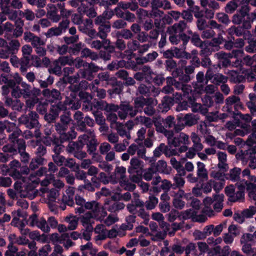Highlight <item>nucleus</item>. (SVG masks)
<instances>
[{"instance_id": "nucleus-17", "label": "nucleus", "mask_w": 256, "mask_h": 256, "mask_svg": "<svg viewBox=\"0 0 256 256\" xmlns=\"http://www.w3.org/2000/svg\"><path fill=\"white\" fill-rule=\"evenodd\" d=\"M80 77L91 80L94 78L93 72L88 68H84V69L80 70L76 76L69 77L68 78V82L70 83L76 82Z\"/></svg>"}, {"instance_id": "nucleus-28", "label": "nucleus", "mask_w": 256, "mask_h": 256, "mask_svg": "<svg viewBox=\"0 0 256 256\" xmlns=\"http://www.w3.org/2000/svg\"><path fill=\"white\" fill-rule=\"evenodd\" d=\"M177 120L180 122H184V124L188 126H192L197 122L196 116L192 114H187L184 116L180 114L177 116Z\"/></svg>"}, {"instance_id": "nucleus-43", "label": "nucleus", "mask_w": 256, "mask_h": 256, "mask_svg": "<svg viewBox=\"0 0 256 256\" xmlns=\"http://www.w3.org/2000/svg\"><path fill=\"white\" fill-rule=\"evenodd\" d=\"M200 47L202 48L200 54L204 56H208L210 55L214 50V48L209 44V41H204Z\"/></svg>"}, {"instance_id": "nucleus-3", "label": "nucleus", "mask_w": 256, "mask_h": 256, "mask_svg": "<svg viewBox=\"0 0 256 256\" xmlns=\"http://www.w3.org/2000/svg\"><path fill=\"white\" fill-rule=\"evenodd\" d=\"M126 168L124 166H116L114 174L110 178V182L113 184L120 183V186L124 190H128V180L126 177ZM100 182L106 184L109 182V178L104 172H100L98 178Z\"/></svg>"}, {"instance_id": "nucleus-47", "label": "nucleus", "mask_w": 256, "mask_h": 256, "mask_svg": "<svg viewBox=\"0 0 256 256\" xmlns=\"http://www.w3.org/2000/svg\"><path fill=\"white\" fill-rule=\"evenodd\" d=\"M65 220L68 224V230H73L76 228L79 220V218L76 216H67Z\"/></svg>"}, {"instance_id": "nucleus-32", "label": "nucleus", "mask_w": 256, "mask_h": 256, "mask_svg": "<svg viewBox=\"0 0 256 256\" xmlns=\"http://www.w3.org/2000/svg\"><path fill=\"white\" fill-rule=\"evenodd\" d=\"M60 196V190L52 188L48 192V204L51 210H54V205L53 203L56 202V199Z\"/></svg>"}, {"instance_id": "nucleus-54", "label": "nucleus", "mask_w": 256, "mask_h": 256, "mask_svg": "<svg viewBox=\"0 0 256 256\" xmlns=\"http://www.w3.org/2000/svg\"><path fill=\"white\" fill-rule=\"evenodd\" d=\"M54 176L52 174L46 175V176L45 178L40 182V184L42 186H44V188H40V190L42 193H45L48 192V188H46L48 186L51 182H52V180H54Z\"/></svg>"}, {"instance_id": "nucleus-57", "label": "nucleus", "mask_w": 256, "mask_h": 256, "mask_svg": "<svg viewBox=\"0 0 256 256\" xmlns=\"http://www.w3.org/2000/svg\"><path fill=\"white\" fill-rule=\"evenodd\" d=\"M228 80V77L222 74L218 73L214 74V78L211 82L216 85H220V84L226 83Z\"/></svg>"}, {"instance_id": "nucleus-52", "label": "nucleus", "mask_w": 256, "mask_h": 256, "mask_svg": "<svg viewBox=\"0 0 256 256\" xmlns=\"http://www.w3.org/2000/svg\"><path fill=\"white\" fill-rule=\"evenodd\" d=\"M80 250L82 252V256H88V254H93V252H96L92 248V244L90 242H88L86 244L82 245Z\"/></svg>"}, {"instance_id": "nucleus-12", "label": "nucleus", "mask_w": 256, "mask_h": 256, "mask_svg": "<svg viewBox=\"0 0 256 256\" xmlns=\"http://www.w3.org/2000/svg\"><path fill=\"white\" fill-rule=\"evenodd\" d=\"M256 153L252 150H248L242 152L241 154H238L237 156L242 161L243 164H246L248 162V166L252 169L256 168Z\"/></svg>"}, {"instance_id": "nucleus-48", "label": "nucleus", "mask_w": 256, "mask_h": 256, "mask_svg": "<svg viewBox=\"0 0 256 256\" xmlns=\"http://www.w3.org/2000/svg\"><path fill=\"white\" fill-rule=\"evenodd\" d=\"M196 214H198V212L196 211L193 208L186 210L180 212L179 216V220H186L191 218L194 219V216H196Z\"/></svg>"}, {"instance_id": "nucleus-39", "label": "nucleus", "mask_w": 256, "mask_h": 256, "mask_svg": "<svg viewBox=\"0 0 256 256\" xmlns=\"http://www.w3.org/2000/svg\"><path fill=\"white\" fill-rule=\"evenodd\" d=\"M72 96V98L66 97L64 101V104L66 106V108L68 106V108H70L73 110H78L80 106V104L79 102L75 98V94H71Z\"/></svg>"}, {"instance_id": "nucleus-23", "label": "nucleus", "mask_w": 256, "mask_h": 256, "mask_svg": "<svg viewBox=\"0 0 256 256\" xmlns=\"http://www.w3.org/2000/svg\"><path fill=\"white\" fill-rule=\"evenodd\" d=\"M186 28V24L184 21H180L178 23L169 27L168 28V32L170 34H186L184 31Z\"/></svg>"}, {"instance_id": "nucleus-26", "label": "nucleus", "mask_w": 256, "mask_h": 256, "mask_svg": "<svg viewBox=\"0 0 256 256\" xmlns=\"http://www.w3.org/2000/svg\"><path fill=\"white\" fill-rule=\"evenodd\" d=\"M4 103L6 106L10 107L13 110L17 111H20L24 106V104L18 98L13 100L8 96H5Z\"/></svg>"}, {"instance_id": "nucleus-55", "label": "nucleus", "mask_w": 256, "mask_h": 256, "mask_svg": "<svg viewBox=\"0 0 256 256\" xmlns=\"http://www.w3.org/2000/svg\"><path fill=\"white\" fill-rule=\"evenodd\" d=\"M168 148L165 144L162 143L154 151V155L156 157H160L162 153L164 154L166 156L168 154Z\"/></svg>"}, {"instance_id": "nucleus-5", "label": "nucleus", "mask_w": 256, "mask_h": 256, "mask_svg": "<svg viewBox=\"0 0 256 256\" xmlns=\"http://www.w3.org/2000/svg\"><path fill=\"white\" fill-rule=\"evenodd\" d=\"M236 186L238 188L236 192L235 191V188L233 185L227 186L225 188V194L228 197V200L231 202H242L244 198V190L246 184L244 180L240 182H237Z\"/></svg>"}, {"instance_id": "nucleus-18", "label": "nucleus", "mask_w": 256, "mask_h": 256, "mask_svg": "<svg viewBox=\"0 0 256 256\" xmlns=\"http://www.w3.org/2000/svg\"><path fill=\"white\" fill-rule=\"evenodd\" d=\"M3 152H0V162L6 163L12 156L17 154V150L12 145L8 144L3 146Z\"/></svg>"}, {"instance_id": "nucleus-29", "label": "nucleus", "mask_w": 256, "mask_h": 256, "mask_svg": "<svg viewBox=\"0 0 256 256\" xmlns=\"http://www.w3.org/2000/svg\"><path fill=\"white\" fill-rule=\"evenodd\" d=\"M196 176L200 180L204 181L208 179V172L205 164L200 162H196Z\"/></svg>"}, {"instance_id": "nucleus-38", "label": "nucleus", "mask_w": 256, "mask_h": 256, "mask_svg": "<svg viewBox=\"0 0 256 256\" xmlns=\"http://www.w3.org/2000/svg\"><path fill=\"white\" fill-rule=\"evenodd\" d=\"M224 196L221 194H215L214 196V210L216 212H220L223 208V202Z\"/></svg>"}, {"instance_id": "nucleus-37", "label": "nucleus", "mask_w": 256, "mask_h": 256, "mask_svg": "<svg viewBox=\"0 0 256 256\" xmlns=\"http://www.w3.org/2000/svg\"><path fill=\"white\" fill-rule=\"evenodd\" d=\"M8 240L10 242L19 245H24L27 244L28 240L24 236H16L14 234H11L8 236Z\"/></svg>"}, {"instance_id": "nucleus-13", "label": "nucleus", "mask_w": 256, "mask_h": 256, "mask_svg": "<svg viewBox=\"0 0 256 256\" xmlns=\"http://www.w3.org/2000/svg\"><path fill=\"white\" fill-rule=\"evenodd\" d=\"M28 222L30 226H36L45 233L50 232V227L46 220L44 218H38L36 214H32L30 216Z\"/></svg>"}, {"instance_id": "nucleus-6", "label": "nucleus", "mask_w": 256, "mask_h": 256, "mask_svg": "<svg viewBox=\"0 0 256 256\" xmlns=\"http://www.w3.org/2000/svg\"><path fill=\"white\" fill-rule=\"evenodd\" d=\"M79 142L82 144L87 145L88 152L89 154L94 153L96 150V140L93 130H90L88 134H84L78 137Z\"/></svg>"}, {"instance_id": "nucleus-59", "label": "nucleus", "mask_w": 256, "mask_h": 256, "mask_svg": "<svg viewBox=\"0 0 256 256\" xmlns=\"http://www.w3.org/2000/svg\"><path fill=\"white\" fill-rule=\"evenodd\" d=\"M66 110V106L64 102L62 103V102H58V104L55 105H52L50 112L54 114H57V116L59 114V113L61 111H64Z\"/></svg>"}, {"instance_id": "nucleus-62", "label": "nucleus", "mask_w": 256, "mask_h": 256, "mask_svg": "<svg viewBox=\"0 0 256 256\" xmlns=\"http://www.w3.org/2000/svg\"><path fill=\"white\" fill-rule=\"evenodd\" d=\"M174 79L172 77H168L166 78L167 85L164 86L162 89V92L164 94H168L172 92L174 89L172 88Z\"/></svg>"}, {"instance_id": "nucleus-50", "label": "nucleus", "mask_w": 256, "mask_h": 256, "mask_svg": "<svg viewBox=\"0 0 256 256\" xmlns=\"http://www.w3.org/2000/svg\"><path fill=\"white\" fill-rule=\"evenodd\" d=\"M10 82H14V80H8V78L3 74H2L0 76V84H4L5 85L2 86V94L7 95L9 92V88H10Z\"/></svg>"}, {"instance_id": "nucleus-36", "label": "nucleus", "mask_w": 256, "mask_h": 256, "mask_svg": "<svg viewBox=\"0 0 256 256\" xmlns=\"http://www.w3.org/2000/svg\"><path fill=\"white\" fill-rule=\"evenodd\" d=\"M69 88L74 92L78 91H83V90H87L88 88L90 89L92 88L90 84H89L86 80H82L78 84H74V83H70Z\"/></svg>"}, {"instance_id": "nucleus-14", "label": "nucleus", "mask_w": 256, "mask_h": 256, "mask_svg": "<svg viewBox=\"0 0 256 256\" xmlns=\"http://www.w3.org/2000/svg\"><path fill=\"white\" fill-rule=\"evenodd\" d=\"M56 130L60 134V138L62 142L69 140L74 139L76 138V133L73 129L66 133L65 132L68 128V126L62 124L58 123L55 125Z\"/></svg>"}, {"instance_id": "nucleus-24", "label": "nucleus", "mask_w": 256, "mask_h": 256, "mask_svg": "<svg viewBox=\"0 0 256 256\" xmlns=\"http://www.w3.org/2000/svg\"><path fill=\"white\" fill-rule=\"evenodd\" d=\"M74 188L72 186H68L63 194L62 201L69 206H72L74 205Z\"/></svg>"}, {"instance_id": "nucleus-30", "label": "nucleus", "mask_w": 256, "mask_h": 256, "mask_svg": "<svg viewBox=\"0 0 256 256\" xmlns=\"http://www.w3.org/2000/svg\"><path fill=\"white\" fill-rule=\"evenodd\" d=\"M40 94V90L36 89L31 90V95L27 98L26 100V106L30 109L32 108L38 102V95Z\"/></svg>"}, {"instance_id": "nucleus-40", "label": "nucleus", "mask_w": 256, "mask_h": 256, "mask_svg": "<svg viewBox=\"0 0 256 256\" xmlns=\"http://www.w3.org/2000/svg\"><path fill=\"white\" fill-rule=\"evenodd\" d=\"M78 10L80 14H85L89 18H94L96 16V12L92 7L88 8L86 6H80Z\"/></svg>"}, {"instance_id": "nucleus-1", "label": "nucleus", "mask_w": 256, "mask_h": 256, "mask_svg": "<svg viewBox=\"0 0 256 256\" xmlns=\"http://www.w3.org/2000/svg\"><path fill=\"white\" fill-rule=\"evenodd\" d=\"M76 204L78 206L75 208L76 214H83L86 210H90L79 218L82 224L86 229L92 230L94 220L102 221L106 216V211L95 200L86 202L82 196H75Z\"/></svg>"}, {"instance_id": "nucleus-8", "label": "nucleus", "mask_w": 256, "mask_h": 256, "mask_svg": "<svg viewBox=\"0 0 256 256\" xmlns=\"http://www.w3.org/2000/svg\"><path fill=\"white\" fill-rule=\"evenodd\" d=\"M144 206V202L140 201L136 196L134 200H132L131 204H129V212L137 215L143 219L148 220L149 216L145 212Z\"/></svg>"}, {"instance_id": "nucleus-10", "label": "nucleus", "mask_w": 256, "mask_h": 256, "mask_svg": "<svg viewBox=\"0 0 256 256\" xmlns=\"http://www.w3.org/2000/svg\"><path fill=\"white\" fill-rule=\"evenodd\" d=\"M108 120L110 122V126L112 128H116L120 136L128 137L126 130H128V122L124 124L116 122L118 119L116 114L110 113L108 116Z\"/></svg>"}, {"instance_id": "nucleus-49", "label": "nucleus", "mask_w": 256, "mask_h": 256, "mask_svg": "<svg viewBox=\"0 0 256 256\" xmlns=\"http://www.w3.org/2000/svg\"><path fill=\"white\" fill-rule=\"evenodd\" d=\"M110 30V24H101L98 28V32L97 35L102 40H105Z\"/></svg>"}, {"instance_id": "nucleus-22", "label": "nucleus", "mask_w": 256, "mask_h": 256, "mask_svg": "<svg viewBox=\"0 0 256 256\" xmlns=\"http://www.w3.org/2000/svg\"><path fill=\"white\" fill-rule=\"evenodd\" d=\"M93 24L92 20L90 19H86L84 22H82L80 26H78L79 30L88 34L90 36H94L96 34V31L92 29Z\"/></svg>"}, {"instance_id": "nucleus-46", "label": "nucleus", "mask_w": 256, "mask_h": 256, "mask_svg": "<svg viewBox=\"0 0 256 256\" xmlns=\"http://www.w3.org/2000/svg\"><path fill=\"white\" fill-rule=\"evenodd\" d=\"M170 162L172 167L176 170L178 173H180L181 175H186V172L180 161L177 160L175 158L172 157L170 158Z\"/></svg>"}, {"instance_id": "nucleus-4", "label": "nucleus", "mask_w": 256, "mask_h": 256, "mask_svg": "<svg viewBox=\"0 0 256 256\" xmlns=\"http://www.w3.org/2000/svg\"><path fill=\"white\" fill-rule=\"evenodd\" d=\"M168 144L170 147H178L180 152H186L188 148L186 145L190 144L189 136L184 132H180L179 134L174 136L173 131L170 137L167 138Z\"/></svg>"}, {"instance_id": "nucleus-19", "label": "nucleus", "mask_w": 256, "mask_h": 256, "mask_svg": "<svg viewBox=\"0 0 256 256\" xmlns=\"http://www.w3.org/2000/svg\"><path fill=\"white\" fill-rule=\"evenodd\" d=\"M144 168L143 161L136 157L132 158L130 161L129 173L142 174Z\"/></svg>"}, {"instance_id": "nucleus-51", "label": "nucleus", "mask_w": 256, "mask_h": 256, "mask_svg": "<svg viewBox=\"0 0 256 256\" xmlns=\"http://www.w3.org/2000/svg\"><path fill=\"white\" fill-rule=\"evenodd\" d=\"M184 176V175L180 174V173H178L175 175V176H174L173 178L174 182L172 184V188H180L184 186L185 180L184 178H182V176Z\"/></svg>"}, {"instance_id": "nucleus-45", "label": "nucleus", "mask_w": 256, "mask_h": 256, "mask_svg": "<svg viewBox=\"0 0 256 256\" xmlns=\"http://www.w3.org/2000/svg\"><path fill=\"white\" fill-rule=\"evenodd\" d=\"M244 182L250 198L256 200V188L254 187V184L246 180H244Z\"/></svg>"}, {"instance_id": "nucleus-53", "label": "nucleus", "mask_w": 256, "mask_h": 256, "mask_svg": "<svg viewBox=\"0 0 256 256\" xmlns=\"http://www.w3.org/2000/svg\"><path fill=\"white\" fill-rule=\"evenodd\" d=\"M154 124L156 127L157 132L164 134L166 138L171 136L172 130H167L166 129L160 122L155 120Z\"/></svg>"}, {"instance_id": "nucleus-56", "label": "nucleus", "mask_w": 256, "mask_h": 256, "mask_svg": "<svg viewBox=\"0 0 256 256\" xmlns=\"http://www.w3.org/2000/svg\"><path fill=\"white\" fill-rule=\"evenodd\" d=\"M20 10H14L10 8H4L3 12H5L6 16H8L9 20H15L18 18V16H20Z\"/></svg>"}, {"instance_id": "nucleus-15", "label": "nucleus", "mask_w": 256, "mask_h": 256, "mask_svg": "<svg viewBox=\"0 0 256 256\" xmlns=\"http://www.w3.org/2000/svg\"><path fill=\"white\" fill-rule=\"evenodd\" d=\"M83 146L78 140V142H70L69 143L67 150L68 152L72 153L76 158L82 160L86 158V153L82 150Z\"/></svg>"}, {"instance_id": "nucleus-60", "label": "nucleus", "mask_w": 256, "mask_h": 256, "mask_svg": "<svg viewBox=\"0 0 256 256\" xmlns=\"http://www.w3.org/2000/svg\"><path fill=\"white\" fill-rule=\"evenodd\" d=\"M228 32L230 35H236L240 36L244 34V30L242 26H232L228 30Z\"/></svg>"}, {"instance_id": "nucleus-11", "label": "nucleus", "mask_w": 256, "mask_h": 256, "mask_svg": "<svg viewBox=\"0 0 256 256\" xmlns=\"http://www.w3.org/2000/svg\"><path fill=\"white\" fill-rule=\"evenodd\" d=\"M38 116L35 112H31L28 115H22L18 118L20 124H24L30 129L37 128L39 125Z\"/></svg>"}, {"instance_id": "nucleus-2", "label": "nucleus", "mask_w": 256, "mask_h": 256, "mask_svg": "<svg viewBox=\"0 0 256 256\" xmlns=\"http://www.w3.org/2000/svg\"><path fill=\"white\" fill-rule=\"evenodd\" d=\"M46 168H40L36 172L30 174L28 178V184L22 185V184L20 182H16L14 184L15 190L20 194L21 197L33 199L36 195L35 188L40 182V178L46 174Z\"/></svg>"}, {"instance_id": "nucleus-61", "label": "nucleus", "mask_w": 256, "mask_h": 256, "mask_svg": "<svg viewBox=\"0 0 256 256\" xmlns=\"http://www.w3.org/2000/svg\"><path fill=\"white\" fill-rule=\"evenodd\" d=\"M30 56H23L20 60V69L22 72H26L30 66Z\"/></svg>"}, {"instance_id": "nucleus-27", "label": "nucleus", "mask_w": 256, "mask_h": 256, "mask_svg": "<svg viewBox=\"0 0 256 256\" xmlns=\"http://www.w3.org/2000/svg\"><path fill=\"white\" fill-rule=\"evenodd\" d=\"M244 52L242 50H234L230 52L226 53L222 51L214 54V57L216 58H232L242 56Z\"/></svg>"}, {"instance_id": "nucleus-21", "label": "nucleus", "mask_w": 256, "mask_h": 256, "mask_svg": "<svg viewBox=\"0 0 256 256\" xmlns=\"http://www.w3.org/2000/svg\"><path fill=\"white\" fill-rule=\"evenodd\" d=\"M190 36H187L186 34L177 35V34H170L169 40L172 44H178L181 42L182 44H180V49L184 50L186 48V46L189 41Z\"/></svg>"}, {"instance_id": "nucleus-41", "label": "nucleus", "mask_w": 256, "mask_h": 256, "mask_svg": "<svg viewBox=\"0 0 256 256\" xmlns=\"http://www.w3.org/2000/svg\"><path fill=\"white\" fill-rule=\"evenodd\" d=\"M250 100L247 102L246 106L252 115L256 116V94L250 93L248 95Z\"/></svg>"}, {"instance_id": "nucleus-7", "label": "nucleus", "mask_w": 256, "mask_h": 256, "mask_svg": "<svg viewBox=\"0 0 256 256\" xmlns=\"http://www.w3.org/2000/svg\"><path fill=\"white\" fill-rule=\"evenodd\" d=\"M9 83V88H12V96L16 98H18L22 96L26 99L31 95L30 86L26 84L22 83V86L24 88H20L19 86L16 85L15 82H10Z\"/></svg>"}, {"instance_id": "nucleus-31", "label": "nucleus", "mask_w": 256, "mask_h": 256, "mask_svg": "<svg viewBox=\"0 0 256 256\" xmlns=\"http://www.w3.org/2000/svg\"><path fill=\"white\" fill-rule=\"evenodd\" d=\"M118 40L116 42V46L118 48L122 50L126 48V44L122 39L124 38L126 40L128 39V30H124L120 32L117 33Z\"/></svg>"}, {"instance_id": "nucleus-44", "label": "nucleus", "mask_w": 256, "mask_h": 256, "mask_svg": "<svg viewBox=\"0 0 256 256\" xmlns=\"http://www.w3.org/2000/svg\"><path fill=\"white\" fill-rule=\"evenodd\" d=\"M228 74L230 76V81L234 83L242 82L245 81V77L235 70H230Z\"/></svg>"}, {"instance_id": "nucleus-33", "label": "nucleus", "mask_w": 256, "mask_h": 256, "mask_svg": "<svg viewBox=\"0 0 256 256\" xmlns=\"http://www.w3.org/2000/svg\"><path fill=\"white\" fill-rule=\"evenodd\" d=\"M216 156L218 160V166L220 170L226 171L228 168L227 163V155L226 152H218Z\"/></svg>"}, {"instance_id": "nucleus-35", "label": "nucleus", "mask_w": 256, "mask_h": 256, "mask_svg": "<svg viewBox=\"0 0 256 256\" xmlns=\"http://www.w3.org/2000/svg\"><path fill=\"white\" fill-rule=\"evenodd\" d=\"M226 104L228 106H234L235 110H238L239 108H242V104L240 99L238 96H232L228 97L226 100Z\"/></svg>"}, {"instance_id": "nucleus-42", "label": "nucleus", "mask_w": 256, "mask_h": 256, "mask_svg": "<svg viewBox=\"0 0 256 256\" xmlns=\"http://www.w3.org/2000/svg\"><path fill=\"white\" fill-rule=\"evenodd\" d=\"M173 77H179V80L182 82H188L190 80V77L189 75L183 74L182 70L179 68H176L172 72Z\"/></svg>"}, {"instance_id": "nucleus-25", "label": "nucleus", "mask_w": 256, "mask_h": 256, "mask_svg": "<svg viewBox=\"0 0 256 256\" xmlns=\"http://www.w3.org/2000/svg\"><path fill=\"white\" fill-rule=\"evenodd\" d=\"M20 168V164L17 160H14L10 164V176L14 180L21 178V173L19 169Z\"/></svg>"}, {"instance_id": "nucleus-20", "label": "nucleus", "mask_w": 256, "mask_h": 256, "mask_svg": "<svg viewBox=\"0 0 256 256\" xmlns=\"http://www.w3.org/2000/svg\"><path fill=\"white\" fill-rule=\"evenodd\" d=\"M46 9V16L52 22H58L60 20V16L58 14L60 10L58 4L56 5L48 4L47 5Z\"/></svg>"}, {"instance_id": "nucleus-16", "label": "nucleus", "mask_w": 256, "mask_h": 256, "mask_svg": "<svg viewBox=\"0 0 256 256\" xmlns=\"http://www.w3.org/2000/svg\"><path fill=\"white\" fill-rule=\"evenodd\" d=\"M146 149L143 142H136V144H132L129 146V155L133 156L135 154L145 160H148V158L145 155Z\"/></svg>"}, {"instance_id": "nucleus-9", "label": "nucleus", "mask_w": 256, "mask_h": 256, "mask_svg": "<svg viewBox=\"0 0 256 256\" xmlns=\"http://www.w3.org/2000/svg\"><path fill=\"white\" fill-rule=\"evenodd\" d=\"M136 107H144V113L148 116H152L155 113V109L154 106L158 104V101L154 98H136L135 100Z\"/></svg>"}, {"instance_id": "nucleus-58", "label": "nucleus", "mask_w": 256, "mask_h": 256, "mask_svg": "<svg viewBox=\"0 0 256 256\" xmlns=\"http://www.w3.org/2000/svg\"><path fill=\"white\" fill-rule=\"evenodd\" d=\"M174 99L168 96H165L162 100L161 106L163 108L162 112L168 111L170 107L174 104Z\"/></svg>"}, {"instance_id": "nucleus-34", "label": "nucleus", "mask_w": 256, "mask_h": 256, "mask_svg": "<svg viewBox=\"0 0 256 256\" xmlns=\"http://www.w3.org/2000/svg\"><path fill=\"white\" fill-rule=\"evenodd\" d=\"M214 202V198L211 197H206L204 200L203 203L204 206L202 210V212L208 216H212L214 215V211L212 210L210 206Z\"/></svg>"}, {"instance_id": "nucleus-64", "label": "nucleus", "mask_w": 256, "mask_h": 256, "mask_svg": "<svg viewBox=\"0 0 256 256\" xmlns=\"http://www.w3.org/2000/svg\"><path fill=\"white\" fill-rule=\"evenodd\" d=\"M156 172L154 166L152 165L150 168L146 170L143 174L144 178L149 181L152 179L153 175Z\"/></svg>"}, {"instance_id": "nucleus-63", "label": "nucleus", "mask_w": 256, "mask_h": 256, "mask_svg": "<svg viewBox=\"0 0 256 256\" xmlns=\"http://www.w3.org/2000/svg\"><path fill=\"white\" fill-rule=\"evenodd\" d=\"M158 198L154 196H150L146 202V206L148 210H152L158 203Z\"/></svg>"}]
</instances>
